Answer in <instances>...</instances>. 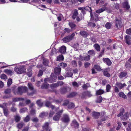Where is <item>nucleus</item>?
<instances>
[{
  "instance_id": "nucleus-1",
  "label": "nucleus",
  "mask_w": 131,
  "mask_h": 131,
  "mask_svg": "<svg viewBox=\"0 0 131 131\" xmlns=\"http://www.w3.org/2000/svg\"><path fill=\"white\" fill-rule=\"evenodd\" d=\"M27 86L29 89L32 91V92H29L28 91V89L26 86H20L16 88V87L13 88L12 91L13 93L15 95H22L24 93H27L28 96H32L36 92V90L34 89L33 85L31 83H28Z\"/></svg>"
},
{
  "instance_id": "nucleus-2",
  "label": "nucleus",
  "mask_w": 131,
  "mask_h": 131,
  "mask_svg": "<svg viewBox=\"0 0 131 131\" xmlns=\"http://www.w3.org/2000/svg\"><path fill=\"white\" fill-rule=\"evenodd\" d=\"M117 29L121 28L122 26V19L120 16H118L115 18V25Z\"/></svg>"
},
{
  "instance_id": "nucleus-3",
  "label": "nucleus",
  "mask_w": 131,
  "mask_h": 131,
  "mask_svg": "<svg viewBox=\"0 0 131 131\" xmlns=\"http://www.w3.org/2000/svg\"><path fill=\"white\" fill-rule=\"evenodd\" d=\"M14 71L17 73L20 74L26 72V69L23 66H21L20 67H16L14 69Z\"/></svg>"
},
{
  "instance_id": "nucleus-4",
  "label": "nucleus",
  "mask_w": 131,
  "mask_h": 131,
  "mask_svg": "<svg viewBox=\"0 0 131 131\" xmlns=\"http://www.w3.org/2000/svg\"><path fill=\"white\" fill-rule=\"evenodd\" d=\"M75 35V34L73 33L70 35L65 37L62 39L63 42L67 43L71 41Z\"/></svg>"
},
{
  "instance_id": "nucleus-5",
  "label": "nucleus",
  "mask_w": 131,
  "mask_h": 131,
  "mask_svg": "<svg viewBox=\"0 0 131 131\" xmlns=\"http://www.w3.org/2000/svg\"><path fill=\"white\" fill-rule=\"evenodd\" d=\"M63 110V109L57 112L53 117V120L55 121H58L62 114Z\"/></svg>"
},
{
  "instance_id": "nucleus-6",
  "label": "nucleus",
  "mask_w": 131,
  "mask_h": 131,
  "mask_svg": "<svg viewBox=\"0 0 131 131\" xmlns=\"http://www.w3.org/2000/svg\"><path fill=\"white\" fill-rule=\"evenodd\" d=\"M61 121L62 122L65 123L67 124L69 123L70 121L69 115L66 114H63L61 118Z\"/></svg>"
},
{
  "instance_id": "nucleus-7",
  "label": "nucleus",
  "mask_w": 131,
  "mask_h": 131,
  "mask_svg": "<svg viewBox=\"0 0 131 131\" xmlns=\"http://www.w3.org/2000/svg\"><path fill=\"white\" fill-rule=\"evenodd\" d=\"M110 68L108 67L105 68L103 70L102 72L103 74L106 77H109L111 76V74L108 73L109 71H110Z\"/></svg>"
},
{
  "instance_id": "nucleus-8",
  "label": "nucleus",
  "mask_w": 131,
  "mask_h": 131,
  "mask_svg": "<svg viewBox=\"0 0 131 131\" xmlns=\"http://www.w3.org/2000/svg\"><path fill=\"white\" fill-rule=\"evenodd\" d=\"M68 90H70L71 88L67 86L62 87L60 89V93L61 94H64L67 92Z\"/></svg>"
},
{
  "instance_id": "nucleus-9",
  "label": "nucleus",
  "mask_w": 131,
  "mask_h": 131,
  "mask_svg": "<svg viewBox=\"0 0 131 131\" xmlns=\"http://www.w3.org/2000/svg\"><path fill=\"white\" fill-rule=\"evenodd\" d=\"M102 60L103 62L108 66H110L112 63L110 59L108 58H103Z\"/></svg>"
},
{
  "instance_id": "nucleus-10",
  "label": "nucleus",
  "mask_w": 131,
  "mask_h": 131,
  "mask_svg": "<svg viewBox=\"0 0 131 131\" xmlns=\"http://www.w3.org/2000/svg\"><path fill=\"white\" fill-rule=\"evenodd\" d=\"M80 35L84 38H86L89 35L88 33L85 30L81 31L79 32Z\"/></svg>"
},
{
  "instance_id": "nucleus-11",
  "label": "nucleus",
  "mask_w": 131,
  "mask_h": 131,
  "mask_svg": "<svg viewBox=\"0 0 131 131\" xmlns=\"http://www.w3.org/2000/svg\"><path fill=\"white\" fill-rule=\"evenodd\" d=\"M125 42L128 45L131 44V38L129 36L126 35L125 36Z\"/></svg>"
},
{
  "instance_id": "nucleus-12",
  "label": "nucleus",
  "mask_w": 131,
  "mask_h": 131,
  "mask_svg": "<svg viewBox=\"0 0 131 131\" xmlns=\"http://www.w3.org/2000/svg\"><path fill=\"white\" fill-rule=\"evenodd\" d=\"M57 78V76L54 75H50L49 78V82L50 83L55 82Z\"/></svg>"
},
{
  "instance_id": "nucleus-13",
  "label": "nucleus",
  "mask_w": 131,
  "mask_h": 131,
  "mask_svg": "<svg viewBox=\"0 0 131 131\" xmlns=\"http://www.w3.org/2000/svg\"><path fill=\"white\" fill-rule=\"evenodd\" d=\"M72 126H73L75 128H79V124L77 121L75 119H74L72 121L71 124Z\"/></svg>"
},
{
  "instance_id": "nucleus-14",
  "label": "nucleus",
  "mask_w": 131,
  "mask_h": 131,
  "mask_svg": "<svg viewBox=\"0 0 131 131\" xmlns=\"http://www.w3.org/2000/svg\"><path fill=\"white\" fill-rule=\"evenodd\" d=\"M116 85L120 89L123 88L125 86H127L126 84L125 83L122 84L121 83L118 82H117L116 83Z\"/></svg>"
},
{
  "instance_id": "nucleus-15",
  "label": "nucleus",
  "mask_w": 131,
  "mask_h": 131,
  "mask_svg": "<svg viewBox=\"0 0 131 131\" xmlns=\"http://www.w3.org/2000/svg\"><path fill=\"white\" fill-rule=\"evenodd\" d=\"M122 5L123 8H125L127 10H128L130 8L128 2L127 1L123 3Z\"/></svg>"
},
{
  "instance_id": "nucleus-16",
  "label": "nucleus",
  "mask_w": 131,
  "mask_h": 131,
  "mask_svg": "<svg viewBox=\"0 0 131 131\" xmlns=\"http://www.w3.org/2000/svg\"><path fill=\"white\" fill-rule=\"evenodd\" d=\"M49 123L48 122H45L42 126V128L43 129L46 131L48 129L50 128L49 127Z\"/></svg>"
},
{
  "instance_id": "nucleus-17",
  "label": "nucleus",
  "mask_w": 131,
  "mask_h": 131,
  "mask_svg": "<svg viewBox=\"0 0 131 131\" xmlns=\"http://www.w3.org/2000/svg\"><path fill=\"white\" fill-rule=\"evenodd\" d=\"M100 115V113L99 112H94L92 113V116L95 119H98Z\"/></svg>"
},
{
  "instance_id": "nucleus-18",
  "label": "nucleus",
  "mask_w": 131,
  "mask_h": 131,
  "mask_svg": "<svg viewBox=\"0 0 131 131\" xmlns=\"http://www.w3.org/2000/svg\"><path fill=\"white\" fill-rule=\"evenodd\" d=\"M128 115V112H126L124 115L121 116V119L123 121L126 120L127 119Z\"/></svg>"
},
{
  "instance_id": "nucleus-19",
  "label": "nucleus",
  "mask_w": 131,
  "mask_h": 131,
  "mask_svg": "<svg viewBox=\"0 0 131 131\" xmlns=\"http://www.w3.org/2000/svg\"><path fill=\"white\" fill-rule=\"evenodd\" d=\"M66 48L64 46L61 47L59 49V52L62 53H65L66 51Z\"/></svg>"
},
{
  "instance_id": "nucleus-20",
  "label": "nucleus",
  "mask_w": 131,
  "mask_h": 131,
  "mask_svg": "<svg viewBox=\"0 0 131 131\" xmlns=\"http://www.w3.org/2000/svg\"><path fill=\"white\" fill-rule=\"evenodd\" d=\"M130 59H129L125 63V67L127 68H131V62L130 61Z\"/></svg>"
},
{
  "instance_id": "nucleus-21",
  "label": "nucleus",
  "mask_w": 131,
  "mask_h": 131,
  "mask_svg": "<svg viewBox=\"0 0 131 131\" xmlns=\"http://www.w3.org/2000/svg\"><path fill=\"white\" fill-rule=\"evenodd\" d=\"M127 72L124 71H123L119 73V77L120 78L122 79L125 77L127 75Z\"/></svg>"
},
{
  "instance_id": "nucleus-22",
  "label": "nucleus",
  "mask_w": 131,
  "mask_h": 131,
  "mask_svg": "<svg viewBox=\"0 0 131 131\" xmlns=\"http://www.w3.org/2000/svg\"><path fill=\"white\" fill-rule=\"evenodd\" d=\"M78 14V10L77 9H75L73 11V13L72 16V18L74 20L77 17Z\"/></svg>"
},
{
  "instance_id": "nucleus-23",
  "label": "nucleus",
  "mask_w": 131,
  "mask_h": 131,
  "mask_svg": "<svg viewBox=\"0 0 131 131\" xmlns=\"http://www.w3.org/2000/svg\"><path fill=\"white\" fill-rule=\"evenodd\" d=\"M104 93V92L103 90L99 89L96 91V95H100L103 94Z\"/></svg>"
},
{
  "instance_id": "nucleus-24",
  "label": "nucleus",
  "mask_w": 131,
  "mask_h": 131,
  "mask_svg": "<svg viewBox=\"0 0 131 131\" xmlns=\"http://www.w3.org/2000/svg\"><path fill=\"white\" fill-rule=\"evenodd\" d=\"M69 25L71 28L74 30L75 29L76 25L73 22H70L69 23Z\"/></svg>"
},
{
  "instance_id": "nucleus-25",
  "label": "nucleus",
  "mask_w": 131,
  "mask_h": 131,
  "mask_svg": "<svg viewBox=\"0 0 131 131\" xmlns=\"http://www.w3.org/2000/svg\"><path fill=\"white\" fill-rule=\"evenodd\" d=\"M77 94V93L76 92H72L67 95V97L69 98L73 97L76 96Z\"/></svg>"
},
{
  "instance_id": "nucleus-26",
  "label": "nucleus",
  "mask_w": 131,
  "mask_h": 131,
  "mask_svg": "<svg viewBox=\"0 0 131 131\" xmlns=\"http://www.w3.org/2000/svg\"><path fill=\"white\" fill-rule=\"evenodd\" d=\"M84 8L85 10L88 11L90 12V16L91 17H92L93 16V14L92 13V10L91 9V7H90L88 6H87L85 7H84Z\"/></svg>"
},
{
  "instance_id": "nucleus-27",
  "label": "nucleus",
  "mask_w": 131,
  "mask_h": 131,
  "mask_svg": "<svg viewBox=\"0 0 131 131\" xmlns=\"http://www.w3.org/2000/svg\"><path fill=\"white\" fill-rule=\"evenodd\" d=\"M112 23L107 22L105 25V27L107 29H110L112 27Z\"/></svg>"
},
{
  "instance_id": "nucleus-28",
  "label": "nucleus",
  "mask_w": 131,
  "mask_h": 131,
  "mask_svg": "<svg viewBox=\"0 0 131 131\" xmlns=\"http://www.w3.org/2000/svg\"><path fill=\"white\" fill-rule=\"evenodd\" d=\"M94 68L97 71H101L103 70L100 66L97 65H95L94 66Z\"/></svg>"
},
{
  "instance_id": "nucleus-29",
  "label": "nucleus",
  "mask_w": 131,
  "mask_h": 131,
  "mask_svg": "<svg viewBox=\"0 0 131 131\" xmlns=\"http://www.w3.org/2000/svg\"><path fill=\"white\" fill-rule=\"evenodd\" d=\"M30 120V117L29 115H27L26 117L23 118V121L25 123L29 122Z\"/></svg>"
},
{
  "instance_id": "nucleus-30",
  "label": "nucleus",
  "mask_w": 131,
  "mask_h": 131,
  "mask_svg": "<svg viewBox=\"0 0 131 131\" xmlns=\"http://www.w3.org/2000/svg\"><path fill=\"white\" fill-rule=\"evenodd\" d=\"M49 85L48 84L43 83L41 86V89H47Z\"/></svg>"
},
{
  "instance_id": "nucleus-31",
  "label": "nucleus",
  "mask_w": 131,
  "mask_h": 131,
  "mask_svg": "<svg viewBox=\"0 0 131 131\" xmlns=\"http://www.w3.org/2000/svg\"><path fill=\"white\" fill-rule=\"evenodd\" d=\"M64 58L63 55L61 54L57 57L56 61H62L64 60Z\"/></svg>"
},
{
  "instance_id": "nucleus-32",
  "label": "nucleus",
  "mask_w": 131,
  "mask_h": 131,
  "mask_svg": "<svg viewBox=\"0 0 131 131\" xmlns=\"http://www.w3.org/2000/svg\"><path fill=\"white\" fill-rule=\"evenodd\" d=\"M4 72L5 73H6L8 75H12V74L13 73V72L12 70H8V69H5Z\"/></svg>"
},
{
  "instance_id": "nucleus-33",
  "label": "nucleus",
  "mask_w": 131,
  "mask_h": 131,
  "mask_svg": "<svg viewBox=\"0 0 131 131\" xmlns=\"http://www.w3.org/2000/svg\"><path fill=\"white\" fill-rule=\"evenodd\" d=\"M59 86V85L58 83H53L50 85V88L51 89L53 90L55 88H56Z\"/></svg>"
},
{
  "instance_id": "nucleus-34",
  "label": "nucleus",
  "mask_w": 131,
  "mask_h": 131,
  "mask_svg": "<svg viewBox=\"0 0 131 131\" xmlns=\"http://www.w3.org/2000/svg\"><path fill=\"white\" fill-rule=\"evenodd\" d=\"M118 95L120 97H121L125 99H127V97L123 92H120L118 93Z\"/></svg>"
},
{
  "instance_id": "nucleus-35",
  "label": "nucleus",
  "mask_w": 131,
  "mask_h": 131,
  "mask_svg": "<svg viewBox=\"0 0 131 131\" xmlns=\"http://www.w3.org/2000/svg\"><path fill=\"white\" fill-rule=\"evenodd\" d=\"M94 47L95 49L98 51H100L101 48L100 45L97 43H95L94 45Z\"/></svg>"
},
{
  "instance_id": "nucleus-36",
  "label": "nucleus",
  "mask_w": 131,
  "mask_h": 131,
  "mask_svg": "<svg viewBox=\"0 0 131 131\" xmlns=\"http://www.w3.org/2000/svg\"><path fill=\"white\" fill-rule=\"evenodd\" d=\"M103 100V98L101 96H98L96 100V103H100Z\"/></svg>"
},
{
  "instance_id": "nucleus-37",
  "label": "nucleus",
  "mask_w": 131,
  "mask_h": 131,
  "mask_svg": "<svg viewBox=\"0 0 131 131\" xmlns=\"http://www.w3.org/2000/svg\"><path fill=\"white\" fill-rule=\"evenodd\" d=\"M37 104L40 107H42L43 105V103L41 101V100H38L36 102Z\"/></svg>"
},
{
  "instance_id": "nucleus-38",
  "label": "nucleus",
  "mask_w": 131,
  "mask_h": 131,
  "mask_svg": "<svg viewBox=\"0 0 131 131\" xmlns=\"http://www.w3.org/2000/svg\"><path fill=\"white\" fill-rule=\"evenodd\" d=\"M61 70V69L60 68L56 67L54 69V72L56 74H59Z\"/></svg>"
},
{
  "instance_id": "nucleus-39",
  "label": "nucleus",
  "mask_w": 131,
  "mask_h": 131,
  "mask_svg": "<svg viewBox=\"0 0 131 131\" xmlns=\"http://www.w3.org/2000/svg\"><path fill=\"white\" fill-rule=\"evenodd\" d=\"M11 90L10 89L7 88L5 89L4 91V93L5 94L11 95Z\"/></svg>"
},
{
  "instance_id": "nucleus-40",
  "label": "nucleus",
  "mask_w": 131,
  "mask_h": 131,
  "mask_svg": "<svg viewBox=\"0 0 131 131\" xmlns=\"http://www.w3.org/2000/svg\"><path fill=\"white\" fill-rule=\"evenodd\" d=\"M125 112V110L123 108H121L120 109V113L117 115V116L118 117H119L120 116H121L122 115L123 113H124Z\"/></svg>"
},
{
  "instance_id": "nucleus-41",
  "label": "nucleus",
  "mask_w": 131,
  "mask_h": 131,
  "mask_svg": "<svg viewBox=\"0 0 131 131\" xmlns=\"http://www.w3.org/2000/svg\"><path fill=\"white\" fill-rule=\"evenodd\" d=\"M74 107V104L73 103L71 102L68 104V107L69 109H71L73 108Z\"/></svg>"
},
{
  "instance_id": "nucleus-42",
  "label": "nucleus",
  "mask_w": 131,
  "mask_h": 131,
  "mask_svg": "<svg viewBox=\"0 0 131 131\" xmlns=\"http://www.w3.org/2000/svg\"><path fill=\"white\" fill-rule=\"evenodd\" d=\"M3 110L4 115L7 116L8 114V109L7 108H3Z\"/></svg>"
},
{
  "instance_id": "nucleus-43",
  "label": "nucleus",
  "mask_w": 131,
  "mask_h": 131,
  "mask_svg": "<svg viewBox=\"0 0 131 131\" xmlns=\"http://www.w3.org/2000/svg\"><path fill=\"white\" fill-rule=\"evenodd\" d=\"M20 117L18 115H16L15 117V121L17 123L19 122L20 121Z\"/></svg>"
},
{
  "instance_id": "nucleus-44",
  "label": "nucleus",
  "mask_w": 131,
  "mask_h": 131,
  "mask_svg": "<svg viewBox=\"0 0 131 131\" xmlns=\"http://www.w3.org/2000/svg\"><path fill=\"white\" fill-rule=\"evenodd\" d=\"M86 91H84L82 92L81 94V98L82 99H86Z\"/></svg>"
},
{
  "instance_id": "nucleus-45",
  "label": "nucleus",
  "mask_w": 131,
  "mask_h": 131,
  "mask_svg": "<svg viewBox=\"0 0 131 131\" xmlns=\"http://www.w3.org/2000/svg\"><path fill=\"white\" fill-rule=\"evenodd\" d=\"M24 125V124L23 122L19 123L17 124V127L19 129H21Z\"/></svg>"
},
{
  "instance_id": "nucleus-46",
  "label": "nucleus",
  "mask_w": 131,
  "mask_h": 131,
  "mask_svg": "<svg viewBox=\"0 0 131 131\" xmlns=\"http://www.w3.org/2000/svg\"><path fill=\"white\" fill-rule=\"evenodd\" d=\"M105 10V8H101L96 10V12L97 14H99L103 12Z\"/></svg>"
},
{
  "instance_id": "nucleus-47",
  "label": "nucleus",
  "mask_w": 131,
  "mask_h": 131,
  "mask_svg": "<svg viewBox=\"0 0 131 131\" xmlns=\"http://www.w3.org/2000/svg\"><path fill=\"white\" fill-rule=\"evenodd\" d=\"M88 25L89 26L93 27H95L96 26V25L94 23L91 22H89L88 24Z\"/></svg>"
},
{
  "instance_id": "nucleus-48",
  "label": "nucleus",
  "mask_w": 131,
  "mask_h": 131,
  "mask_svg": "<svg viewBox=\"0 0 131 131\" xmlns=\"http://www.w3.org/2000/svg\"><path fill=\"white\" fill-rule=\"evenodd\" d=\"M71 63L72 65L74 67H77L78 66L77 62L75 60H73L71 61Z\"/></svg>"
},
{
  "instance_id": "nucleus-49",
  "label": "nucleus",
  "mask_w": 131,
  "mask_h": 131,
  "mask_svg": "<svg viewBox=\"0 0 131 131\" xmlns=\"http://www.w3.org/2000/svg\"><path fill=\"white\" fill-rule=\"evenodd\" d=\"M28 110L27 108L26 107H23L21 109L20 111V113H24L26 112Z\"/></svg>"
},
{
  "instance_id": "nucleus-50",
  "label": "nucleus",
  "mask_w": 131,
  "mask_h": 131,
  "mask_svg": "<svg viewBox=\"0 0 131 131\" xmlns=\"http://www.w3.org/2000/svg\"><path fill=\"white\" fill-rule=\"evenodd\" d=\"M78 9L79 10H81V11L83 15H84L86 14L85 11V9L84 7H79L78 8Z\"/></svg>"
},
{
  "instance_id": "nucleus-51",
  "label": "nucleus",
  "mask_w": 131,
  "mask_h": 131,
  "mask_svg": "<svg viewBox=\"0 0 131 131\" xmlns=\"http://www.w3.org/2000/svg\"><path fill=\"white\" fill-rule=\"evenodd\" d=\"M88 53L89 54L92 55H94L95 53L93 50H90L88 51Z\"/></svg>"
},
{
  "instance_id": "nucleus-52",
  "label": "nucleus",
  "mask_w": 131,
  "mask_h": 131,
  "mask_svg": "<svg viewBox=\"0 0 131 131\" xmlns=\"http://www.w3.org/2000/svg\"><path fill=\"white\" fill-rule=\"evenodd\" d=\"M60 65L61 67L64 68L67 66V64L66 63L62 62L60 63Z\"/></svg>"
},
{
  "instance_id": "nucleus-53",
  "label": "nucleus",
  "mask_w": 131,
  "mask_h": 131,
  "mask_svg": "<svg viewBox=\"0 0 131 131\" xmlns=\"http://www.w3.org/2000/svg\"><path fill=\"white\" fill-rule=\"evenodd\" d=\"M111 86L109 84H108L106 86V91L107 92H109L110 91Z\"/></svg>"
},
{
  "instance_id": "nucleus-54",
  "label": "nucleus",
  "mask_w": 131,
  "mask_h": 131,
  "mask_svg": "<svg viewBox=\"0 0 131 131\" xmlns=\"http://www.w3.org/2000/svg\"><path fill=\"white\" fill-rule=\"evenodd\" d=\"M90 59V56L88 55L87 56L84 57L83 61H89Z\"/></svg>"
},
{
  "instance_id": "nucleus-55",
  "label": "nucleus",
  "mask_w": 131,
  "mask_h": 131,
  "mask_svg": "<svg viewBox=\"0 0 131 131\" xmlns=\"http://www.w3.org/2000/svg\"><path fill=\"white\" fill-rule=\"evenodd\" d=\"M72 31L71 29L67 28H65L64 29V33L67 32L68 33L71 32Z\"/></svg>"
},
{
  "instance_id": "nucleus-56",
  "label": "nucleus",
  "mask_w": 131,
  "mask_h": 131,
  "mask_svg": "<svg viewBox=\"0 0 131 131\" xmlns=\"http://www.w3.org/2000/svg\"><path fill=\"white\" fill-rule=\"evenodd\" d=\"M12 83V79L11 78L9 79L7 82V86L8 87L10 86Z\"/></svg>"
},
{
  "instance_id": "nucleus-57",
  "label": "nucleus",
  "mask_w": 131,
  "mask_h": 131,
  "mask_svg": "<svg viewBox=\"0 0 131 131\" xmlns=\"http://www.w3.org/2000/svg\"><path fill=\"white\" fill-rule=\"evenodd\" d=\"M49 61L45 59H44L43 60L42 63L45 66L47 65Z\"/></svg>"
},
{
  "instance_id": "nucleus-58",
  "label": "nucleus",
  "mask_w": 131,
  "mask_h": 131,
  "mask_svg": "<svg viewBox=\"0 0 131 131\" xmlns=\"http://www.w3.org/2000/svg\"><path fill=\"white\" fill-rule=\"evenodd\" d=\"M0 77L1 79H7V76L4 74H2L1 75Z\"/></svg>"
},
{
  "instance_id": "nucleus-59",
  "label": "nucleus",
  "mask_w": 131,
  "mask_h": 131,
  "mask_svg": "<svg viewBox=\"0 0 131 131\" xmlns=\"http://www.w3.org/2000/svg\"><path fill=\"white\" fill-rule=\"evenodd\" d=\"M86 96L89 97H90L92 96V95L91 94V92L89 91H86Z\"/></svg>"
},
{
  "instance_id": "nucleus-60",
  "label": "nucleus",
  "mask_w": 131,
  "mask_h": 131,
  "mask_svg": "<svg viewBox=\"0 0 131 131\" xmlns=\"http://www.w3.org/2000/svg\"><path fill=\"white\" fill-rule=\"evenodd\" d=\"M54 113L55 112L53 110H50L49 114V117H52Z\"/></svg>"
},
{
  "instance_id": "nucleus-61",
  "label": "nucleus",
  "mask_w": 131,
  "mask_h": 131,
  "mask_svg": "<svg viewBox=\"0 0 131 131\" xmlns=\"http://www.w3.org/2000/svg\"><path fill=\"white\" fill-rule=\"evenodd\" d=\"M51 105V103L48 101H47L45 104V106L48 107H50Z\"/></svg>"
},
{
  "instance_id": "nucleus-62",
  "label": "nucleus",
  "mask_w": 131,
  "mask_h": 131,
  "mask_svg": "<svg viewBox=\"0 0 131 131\" xmlns=\"http://www.w3.org/2000/svg\"><path fill=\"white\" fill-rule=\"evenodd\" d=\"M32 121L33 122H38L39 120L37 117H35L32 119Z\"/></svg>"
},
{
  "instance_id": "nucleus-63",
  "label": "nucleus",
  "mask_w": 131,
  "mask_h": 131,
  "mask_svg": "<svg viewBox=\"0 0 131 131\" xmlns=\"http://www.w3.org/2000/svg\"><path fill=\"white\" fill-rule=\"evenodd\" d=\"M11 97H12L11 95H8L4 96L3 98L4 99H7L10 98Z\"/></svg>"
},
{
  "instance_id": "nucleus-64",
  "label": "nucleus",
  "mask_w": 131,
  "mask_h": 131,
  "mask_svg": "<svg viewBox=\"0 0 131 131\" xmlns=\"http://www.w3.org/2000/svg\"><path fill=\"white\" fill-rule=\"evenodd\" d=\"M126 33L128 34L131 35V28H130L129 29H126Z\"/></svg>"
}]
</instances>
